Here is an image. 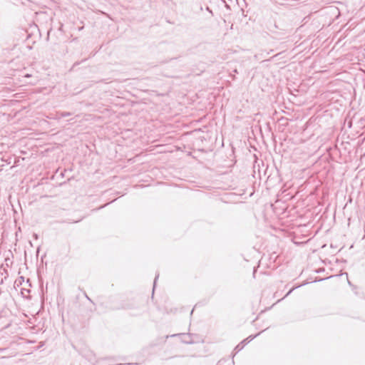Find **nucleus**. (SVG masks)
<instances>
[{
  "instance_id": "obj_6",
  "label": "nucleus",
  "mask_w": 365,
  "mask_h": 365,
  "mask_svg": "<svg viewBox=\"0 0 365 365\" xmlns=\"http://www.w3.org/2000/svg\"><path fill=\"white\" fill-rule=\"evenodd\" d=\"M34 238L37 239L38 238V235L36 234H34Z\"/></svg>"
},
{
  "instance_id": "obj_12",
  "label": "nucleus",
  "mask_w": 365,
  "mask_h": 365,
  "mask_svg": "<svg viewBox=\"0 0 365 365\" xmlns=\"http://www.w3.org/2000/svg\"><path fill=\"white\" fill-rule=\"evenodd\" d=\"M193 311H194V309H192L190 314H192L193 313Z\"/></svg>"
},
{
  "instance_id": "obj_13",
  "label": "nucleus",
  "mask_w": 365,
  "mask_h": 365,
  "mask_svg": "<svg viewBox=\"0 0 365 365\" xmlns=\"http://www.w3.org/2000/svg\"><path fill=\"white\" fill-rule=\"evenodd\" d=\"M236 354H237L236 352L234 353V355H232V357H235V355H236Z\"/></svg>"
},
{
  "instance_id": "obj_10",
  "label": "nucleus",
  "mask_w": 365,
  "mask_h": 365,
  "mask_svg": "<svg viewBox=\"0 0 365 365\" xmlns=\"http://www.w3.org/2000/svg\"><path fill=\"white\" fill-rule=\"evenodd\" d=\"M106 207V205H103V206H101V208H103Z\"/></svg>"
},
{
  "instance_id": "obj_1",
  "label": "nucleus",
  "mask_w": 365,
  "mask_h": 365,
  "mask_svg": "<svg viewBox=\"0 0 365 365\" xmlns=\"http://www.w3.org/2000/svg\"><path fill=\"white\" fill-rule=\"evenodd\" d=\"M260 333H258L257 334L255 335V336H252V335H250L247 338H246L245 339H244L243 341H242L239 344H237L235 348V351H236V353L239 352L240 351H241L244 346L248 344L249 342H250L253 339H255L257 336H258Z\"/></svg>"
},
{
  "instance_id": "obj_3",
  "label": "nucleus",
  "mask_w": 365,
  "mask_h": 365,
  "mask_svg": "<svg viewBox=\"0 0 365 365\" xmlns=\"http://www.w3.org/2000/svg\"><path fill=\"white\" fill-rule=\"evenodd\" d=\"M158 277H159V274H158L155 276V277L154 282H153V290L155 289V284H156V281H157V279H158Z\"/></svg>"
},
{
  "instance_id": "obj_8",
  "label": "nucleus",
  "mask_w": 365,
  "mask_h": 365,
  "mask_svg": "<svg viewBox=\"0 0 365 365\" xmlns=\"http://www.w3.org/2000/svg\"><path fill=\"white\" fill-rule=\"evenodd\" d=\"M207 11L211 12V10H210L208 7L207 8Z\"/></svg>"
},
{
  "instance_id": "obj_11",
  "label": "nucleus",
  "mask_w": 365,
  "mask_h": 365,
  "mask_svg": "<svg viewBox=\"0 0 365 365\" xmlns=\"http://www.w3.org/2000/svg\"><path fill=\"white\" fill-rule=\"evenodd\" d=\"M106 207V205H103V206H101V208H103Z\"/></svg>"
},
{
  "instance_id": "obj_14",
  "label": "nucleus",
  "mask_w": 365,
  "mask_h": 365,
  "mask_svg": "<svg viewBox=\"0 0 365 365\" xmlns=\"http://www.w3.org/2000/svg\"><path fill=\"white\" fill-rule=\"evenodd\" d=\"M236 354H237L236 352L234 353V355H232V357H235V355H236Z\"/></svg>"
},
{
  "instance_id": "obj_4",
  "label": "nucleus",
  "mask_w": 365,
  "mask_h": 365,
  "mask_svg": "<svg viewBox=\"0 0 365 365\" xmlns=\"http://www.w3.org/2000/svg\"><path fill=\"white\" fill-rule=\"evenodd\" d=\"M295 289V287H293L288 292L287 294L285 295V297L288 296L289 294H290L292 293V292Z\"/></svg>"
},
{
  "instance_id": "obj_2",
  "label": "nucleus",
  "mask_w": 365,
  "mask_h": 365,
  "mask_svg": "<svg viewBox=\"0 0 365 365\" xmlns=\"http://www.w3.org/2000/svg\"><path fill=\"white\" fill-rule=\"evenodd\" d=\"M58 115L59 118H65L71 115V113L70 112H59L57 114Z\"/></svg>"
},
{
  "instance_id": "obj_5",
  "label": "nucleus",
  "mask_w": 365,
  "mask_h": 365,
  "mask_svg": "<svg viewBox=\"0 0 365 365\" xmlns=\"http://www.w3.org/2000/svg\"><path fill=\"white\" fill-rule=\"evenodd\" d=\"M80 64V62H76L74 64H73V66H78Z\"/></svg>"
},
{
  "instance_id": "obj_7",
  "label": "nucleus",
  "mask_w": 365,
  "mask_h": 365,
  "mask_svg": "<svg viewBox=\"0 0 365 365\" xmlns=\"http://www.w3.org/2000/svg\"><path fill=\"white\" fill-rule=\"evenodd\" d=\"M207 11L211 12V10H210L208 7L207 8Z\"/></svg>"
},
{
  "instance_id": "obj_9",
  "label": "nucleus",
  "mask_w": 365,
  "mask_h": 365,
  "mask_svg": "<svg viewBox=\"0 0 365 365\" xmlns=\"http://www.w3.org/2000/svg\"><path fill=\"white\" fill-rule=\"evenodd\" d=\"M106 207V205H103V206H101V208H103Z\"/></svg>"
}]
</instances>
